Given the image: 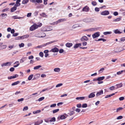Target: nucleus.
<instances>
[{
	"instance_id": "nucleus-1",
	"label": "nucleus",
	"mask_w": 125,
	"mask_h": 125,
	"mask_svg": "<svg viewBox=\"0 0 125 125\" xmlns=\"http://www.w3.org/2000/svg\"><path fill=\"white\" fill-rule=\"evenodd\" d=\"M42 26V24L41 23H39L38 25L34 24L30 27V30L31 31H33L37 29L38 27H40Z\"/></svg>"
},
{
	"instance_id": "nucleus-2",
	"label": "nucleus",
	"mask_w": 125,
	"mask_h": 125,
	"mask_svg": "<svg viewBox=\"0 0 125 125\" xmlns=\"http://www.w3.org/2000/svg\"><path fill=\"white\" fill-rule=\"evenodd\" d=\"M46 34L43 32H38L35 34L34 36L39 38H43L45 36Z\"/></svg>"
},
{
	"instance_id": "nucleus-3",
	"label": "nucleus",
	"mask_w": 125,
	"mask_h": 125,
	"mask_svg": "<svg viewBox=\"0 0 125 125\" xmlns=\"http://www.w3.org/2000/svg\"><path fill=\"white\" fill-rule=\"evenodd\" d=\"M52 30V27L51 26L43 27L41 29V30L43 31H50Z\"/></svg>"
},
{
	"instance_id": "nucleus-4",
	"label": "nucleus",
	"mask_w": 125,
	"mask_h": 125,
	"mask_svg": "<svg viewBox=\"0 0 125 125\" xmlns=\"http://www.w3.org/2000/svg\"><path fill=\"white\" fill-rule=\"evenodd\" d=\"M100 35V32H95L92 35V36L93 39H94L99 37Z\"/></svg>"
},
{
	"instance_id": "nucleus-5",
	"label": "nucleus",
	"mask_w": 125,
	"mask_h": 125,
	"mask_svg": "<svg viewBox=\"0 0 125 125\" xmlns=\"http://www.w3.org/2000/svg\"><path fill=\"white\" fill-rule=\"evenodd\" d=\"M83 21L86 22H92L94 21V20L92 19H85L83 20Z\"/></svg>"
},
{
	"instance_id": "nucleus-6",
	"label": "nucleus",
	"mask_w": 125,
	"mask_h": 125,
	"mask_svg": "<svg viewBox=\"0 0 125 125\" xmlns=\"http://www.w3.org/2000/svg\"><path fill=\"white\" fill-rule=\"evenodd\" d=\"M101 14L103 15H107L109 14V12L108 10H105L101 12Z\"/></svg>"
},
{
	"instance_id": "nucleus-7",
	"label": "nucleus",
	"mask_w": 125,
	"mask_h": 125,
	"mask_svg": "<svg viewBox=\"0 0 125 125\" xmlns=\"http://www.w3.org/2000/svg\"><path fill=\"white\" fill-rule=\"evenodd\" d=\"M11 63L10 62H8L6 63H3L1 64L2 67H3L4 66H9L11 65Z\"/></svg>"
},
{
	"instance_id": "nucleus-8",
	"label": "nucleus",
	"mask_w": 125,
	"mask_h": 125,
	"mask_svg": "<svg viewBox=\"0 0 125 125\" xmlns=\"http://www.w3.org/2000/svg\"><path fill=\"white\" fill-rule=\"evenodd\" d=\"M97 29L96 28H92L87 29L86 30V31L89 32L94 31L97 30Z\"/></svg>"
},
{
	"instance_id": "nucleus-9",
	"label": "nucleus",
	"mask_w": 125,
	"mask_h": 125,
	"mask_svg": "<svg viewBox=\"0 0 125 125\" xmlns=\"http://www.w3.org/2000/svg\"><path fill=\"white\" fill-rule=\"evenodd\" d=\"M82 42L86 41L88 40V39L86 36H84L82 37L81 39Z\"/></svg>"
},
{
	"instance_id": "nucleus-10",
	"label": "nucleus",
	"mask_w": 125,
	"mask_h": 125,
	"mask_svg": "<svg viewBox=\"0 0 125 125\" xmlns=\"http://www.w3.org/2000/svg\"><path fill=\"white\" fill-rule=\"evenodd\" d=\"M59 51V49L55 47L52 49L50 52H57Z\"/></svg>"
},
{
	"instance_id": "nucleus-11",
	"label": "nucleus",
	"mask_w": 125,
	"mask_h": 125,
	"mask_svg": "<svg viewBox=\"0 0 125 125\" xmlns=\"http://www.w3.org/2000/svg\"><path fill=\"white\" fill-rule=\"evenodd\" d=\"M57 41V40H55L53 41H52L48 42L46 43L45 44H44V45L45 46H46V45H49L53 43L54 42H56Z\"/></svg>"
},
{
	"instance_id": "nucleus-12",
	"label": "nucleus",
	"mask_w": 125,
	"mask_h": 125,
	"mask_svg": "<svg viewBox=\"0 0 125 125\" xmlns=\"http://www.w3.org/2000/svg\"><path fill=\"white\" fill-rule=\"evenodd\" d=\"M7 16V15L6 14L2 13L0 15V17L1 19H3L5 18Z\"/></svg>"
},
{
	"instance_id": "nucleus-13",
	"label": "nucleus",
	"mask_w": 125,
	"mask_h": 125,
	"mask_svg": "<svg viewBox=\"0 0 125 125\" xmlns=\"http://www.w3.org/2000/svg\"><path fill=\"white\" fill-rule=\"evenodd\" d=\"M113 31L116 34H121L122 32V31H120L118 29L114 30Z\"/></svg>"
},
{
	"instance_id": "nucleus-14",
	"label": "nucleus",
	"mask_w": 125,
	"mask_h": 125,
	"mask_svg": "<svg viewBox=\"0 0 125 125\" xmlns=\"http://www.w3.org/2000/svg\"><path fill=\"white\" fill-rule=\"evenodd\" d=\"M89 7L86 6L84 7L82 10L83 11L87 12L89 10Z\"/></svg>"
},
{
	"instance_id": "nucleus-15",
	"label": "nucleus",
	"mask_w": 125,
	"mask_h": 125,
	"mask_svg": "<svg viewBox=\"0 0 125 125\" xmlns=\"http://www.w3.org/2000/svg\"><path fill=\"white\" fill-rule=\"evenodd\" d=\"M95 92L92 93L90 94L88 96L89 98H92L94 97L95 96Z\"/></svg>"
},
{
	"instance_id": "nucleus-16",
	"label": "nucleus",
	"mask_w": 125,
	"mask_h": 125,
	"mask_svg": "<svg viewBox=\"0 0 125 125\" xmlns=\"http://www.w3.org/2000/svg\"><path fill=\"white\" fill-rule=\"evenodd\" d=\"M115 86L116 87L115 88V89H116L122 87V83H121L116 85Z\"/></svg>"
},
{
	"instance_id": "nucleus-17",
	"label": "nucleus",
	"mask_w": 125,
	"mask_h": 125,
	"mask_svg": "<svg viewBox=\"0 0 125 125\" xmlns=\"http://www.w3.org/2000/svg\"><path fill=\"white\" fill-rule=\"evenodd\" d=\"M21 0H17L16 2V3L14 5L17 7H18L21 5L20 2L21 1Z\"/></svg>"
},
{
	"instance_id": "nucleus-18",
	"label": "nucleus",
	"mask_w": 125,
	"mask_h": 125,
	"mask_svg": "<svg viewBox=\"0 0 125 125\" xmlns=\"http://www.w3.org/2000/svg\"><path fill=\"white\" fill-rule=\"evenodd\" d=\"M103 93V90H101L99 92L97 93L96 94V96L97 97H98L100 95L102 94Z\"/></svg>"
},
{
	"instance_id": "nucleus-19",
	"label": "nucleus",
	"mask_w": 125,
	"mask_h": 125,
	"mask_svg": "<svg viewBox=\"0 0 125 125\" xmlns=\"http://www.w3.org/2000/svg\"><path fill=\"white\" fill-rule=\"evenodd\" d=\"M18 75L16 74L15 75L13 76H10V77H8V78L9 79H13L16 78L17 77H18Z\"/></svg>"
},
{
	"instance_id": "nucleus-20",
	"label": "nucleus",
	"mask_w": 125,
	"mask_h": 125,
	"mask_svg": "<svg viewBox=\"0 0 125 125\" xmlns=\"http://www.w3.org/2000/svg\"><path fill=\"white\" fill-rule=\"evenodd\" d=\"M43 122V120H41L40 121L35 122L34 124V125H39L42 124Z\"/></svg>"
},
{
	"instance_id": "nucleus-21",
	"label": "nucleus",
	"mask_w": 125,
	"mask_h": 125,
	"mask_svg": "<svg viewBox=\"0 0 125 125\" xmlns=\"http://www.w3.org/2000/svg\"><path fill=\"white\" fill-rule=\"evenodd\" d=\"M73 45L72 43L68 42L66 44V46L70 48L71 46H72Z\"/></svg>"
},
{
	"instance_id": "nucleus-22",
	"label": "nucleus",
	"mask_w": 125,
	"mask_h": 125,
	"mask_svg": "<svg viewBox=\"0 0 125 125\" xmlns=\"http://www.w3.org/2000/svg\"><path fill=\"white\" fill-rule=\"evenodd\" d=\"M17 7L14 5L13 7L11 9V11L12 12L16 10L17 9Z\"/></svg>"
},
{
	"instance_id": "nucleus-23",
	"label": "nucleus",
	"mask_w": 125,
	"mask_h": 125,
	"mask_svg": "<svg viewBox=\"0 0 125 125\" xmlns=\"http://www.w3.org/2000/svg\"><path fill=\"white\" fill-rule=\"evenodd\" d=\"M29 37V35L28 34L26 35L21 36V39H23L28 38Z\"/></svg>"
},
{
	"instance_id": "nucleus-24",
	"label": "nucleus",
	"mask_w": 125,
	"mask_h": 125,
	"mask_svg": "<svg viewBox=\"0 0 125 125\" xmlns=\"http://www.w3.org/2000/svg\"><path fill=\"white\" fill-rule=\"evenodd\" d=\"M66 21V19L64 18L58 20L59 23H60L61 22H63Z\"/></svg>"
},
{
	"instance_id": "nucleus-25",
	"label": "nucleus",
	"mask_w": 125,
	"mask_h": 125,
	"mask_svg": "<svg viewBox=\"0 0 125 125\" xmlns=\"http://www.w3.org/2000/svg\"><path fill=\"white\" fill-rule=\"evenodd\" d=\"M81 45V43H77L73 47L74 48H78Z\"/></svg>"
},
{
	"instance_id": "nucleus-26",
	"label": "nucleus",
	"mask_w": 125,
	"mask_h": 125,
	"mask_svg": "<svg viewBox=\"0 0 125 125\" xmlns=\"http://www.w3.org/2000/svg\"><path fill=\"white\" fill-rule=\"evenodd\" d=\"M121 19V17H118V18H117L115 19H114L113 20V21H115V22L119 21H120Z\"/></svg>"
},
{
	"instance_id": "nucleus-27",
	"label": "nucleus",
	"mask_w": 125,
	"mask_h": 125,
	"mask_svg": "<svg viewBox=\"0 0 125 125\" xmlns=\"http://www.w3.org/2000/svg\"><path fill=\"white\" fill-rule=\"evenodd\" d=\"M12 18L13 19H20L21 18H22V17H18L17 16H13L12 17Z\"/></svg>"
},
{
	"instance_id": "nucleus-28",
	"label": "nucleus",
	"mask_w": 125,
	"mask_h": 125,
	"mask_svg": "<svg viewBox=\"0 0 125 125\" xmlns=\"http://www.w3.org/2000/svg\"><path fill=\"white\" fill-rule=\"evenodd\" d=\"M40 15L43 17H46L47 16L44 12H43L40 14Z\"/></svg>"
},
{
	"instance_id": "nucleus-29",
	"label": "nucleus",
	"mask_w": 125,
	"mask_h": 125,
	"mask_svg": "<svg viewBox=\"0 0 125 125\" xmlns=\"http://www.w3.org/2000/svg\"><path fill=\"white\" fill-rule=\"evenodd\" d=\"M85 98L84 97H77L76 98V99L77 100H83Z\"/></svg>"
},
{
	"instance_id": "nucleus-30",
	"label": "nucleus",
	"mask_w": 125,
	"mask_h": 125,
	"mask_svg": "<svg viewBox=\"0 0 125 125\" xmlns=\"http://www.w3.org/2000/svg\"><path fill=\"white\" fill-rule=\"evenodd\" d=\"M104 78V76L99 77L97 78V81H100L103 80Z\"/></svg>"
},
{
	"instance_id": "nucleus-31",
	"label": "nucleus",
	"mask_w": 125,
	"mask_h": 125,
	"mask_svg": "<svg viewBox=\"0 0 125 125\" xmlns=\"http://www.w3.org/2000/svg\"><path fill=\"white\" fill-rule=\"evenodd\" d=\"M112 33V32L111 31H107L104 32L103 33V34L104 35H106L107 34H110Z\"/></svg>"
},
{
	"instance_id": "nucleus-32",
	"label": "nucleus",
	"mask_w": 125,
	"mask_h": 125,
	"mask_svg": "<svg viewBox=\"0 0 125 125\" xmlns=\"http://www.w3.org/2000/svg\"><path fill=\"white\" fill-rule=\"evenodd\" d=\"M115 94V93H113L110 95H106L105 97V98H107L111 97V96L114 95Z\"/></svg>"
},
{
	"instance_id": "nucleus-33",
	"label": "nucleus",
	"mask_w": 125,
	"mask_h": 125,
	"mask_svg": "<svg viewBox=\"0 0 125 125\" xmlns=\"http://www.w3.org/2000/svg\"><path fill=\"white\" fill-rule=\"evenodd\" d=\"M75 113L74 110L71 111L70 112H69L68 113V114L70 115L71 116L75 114Z\"/></svg>"
},
{
	"instance_id": "nucleus-34",
	"label": "nucleus",
	"mask_w": 125,
	"mask_h": 125,
	"mask_svg": "<svg viewBox=\"0 0 125 125\" xmlns=\"http://www.w3.org/2000/svg\"><path fill=\"white\" fill-rule=\"evenodd\" d=\"M41 111L40 110H38L35 111H34L33 112V113L34 114H36L37 113H40L41 112Z\"/></svg>"
},
{
	"instance_id": "nucleus-35",
	"label": "nucleus",
	"mask_w": 125,
	"mask_h": 125,
	"mask_svg": "<svg viewBox=\"0 0 125 125\" xmlns=\"http://www.w3.org/2000/svg\"><path fill=\"white\" fill-rule=\"evenodd\" d=\"M26 58L25 57L22 58L20 60V62L21 63L23 62L25 60Z\"/></svg>"
},
{
	"instance_id": "nucleus-36",
	"label": "nucleus",
	"mask_w": 125,
	"mask_h": 125,
	"mask_svg": "<svg viewBox=\"0 0 125 125\" xmlns=\"http://www.w3.org/2000/svg\"><path fill=\"white\" fill-rule=\"evenodd\" d=\"M29 0H23L22 2V3L23 4H26L29 2Z\"/></svg>"
},
{
	"instance_id": "nucleus-37",
	"label": "nucleus",
	"mask_w": 125,
	"mask_h": 125,
	"mask_svg": "<svg viewBox=\"0 0 125 125\" xmlns=\"http://www.w3.org/2000/svg\"><path fill=\"white\" fill-rule=\"evenodd\" d=\"M60 71V69L59 68H55L54 69V71L56 72H59Z\"/></svg>"
},
{
	"instance_id": "nucleus-38",
	"label": "nucleus",
	"mask_w": 125,
	"mask_h": 125,
	"mask_svg": "<svg viewBox=\"0 0 125 125\" xmlns=\"http://www.w3.org/2000/svg\"><path fill=\"white\" fill-rule=\"evenodd\" d=\"M125 71V70H122L121 71H119L118 72H117L116 73V74L118 75H119L122 74L123 72Z\"/></svg>"
},
{
	"instance_id": "nucleus-39",
	"label": "nucleus",
	"mask_w": 125,
	"mask_h": 125,
	"mask_svg": "<svg viewBox=\"0 0 125 125\" xmlns=\"http://www.w3.org/2000/svg\"><path fill=\"white\" fill-rule=\"evenodd\" d=\"M55 120L56 119L55 118L53 117L50 120V121L51 122H54L55 121Z\"/></svg>"
},
{
	"instance_id": "nucleus-40",
	"label": "nucleus",
	"mask_w": 125,
	"mask_h": 125,
	"mask_svg": "<svg viewBox=\"0 0 125 125\" xmlns=\"http://www.w3.org/2000/svg\"><path fill=\"white\" fill-rule=\"evenodd\" d=\"M20 83V82L19 81H17L14 83H12L11 84V85L12 86H14L15 85H17L18 84Z\"/></svg>"
},
{
	"instance_id": "nucleus-41",
	"label": "nucleus",
	"mask_w": 125,
	"mask_h": 125,
	"mask_svg": "<svg viewBox=\"0 0 125 125\" xmlns=\"http://www.w3.org/2000/svg\"><path fill=\"white\" fill-rule=\"evenodd\" d=\"M123 108L121 107H120L116 109V112H118L122 110V109H123Z\"/></svg>"
},
{
	"instance_id": "nucleus-42",
	"label": "nucleus",
	"mask_w": 125,
	"mask_h": 125,
	"mask_svg": "<svg viewBox=\"0 0 125 125\" xmlns=\"http://www.w3.org/2000/svg\"><path fill=\"white\" fill-rule=\"evenodd\" d=\"M79 26L78 24H75L73 25L72 26V28L74 29L76 27H79Z\"/></svg>"
},
{
	"instance_id": "nucleus-43",
	"label": "nucleus",
	"mask_w": 125,
	"mask_h": 125,
	"mask_svg": "<svg viewBox=\"0 0 125 125\" xmlns=\"http://www.w3.org/2000/svg\"><path fill=\"white\" fill-rule=\"evenodd\" d=\"M33 74H32L30 75L28 78V79L29 80H31V79L33 77Z\"/></svg>"
},
{
	"instance_id": "nucleus-44",
	"label": "nucleus",
	"mask_w": 125,
	"mask_h": 125,
	"mask_svg": "<svg viewBox=\"0 0 125 125\" xmlns=\"http://www.w3.org/2000/svg\"><path fill=\"white\" fill-rule=\"evenodd\" d=\"M41 67V65H39L34 67L33 69L34 70H37L39 69Z\"/></svg>"
},
{
	"instance_id": "nucleus-45",
	"label": "nucleus",
	"mask_w": 125,
	"mask_h": 125,
	"mask_svg": "<svg viewBox=\"0 0 125 125\" xmlns=\"http://www.w3.org/2000/svg\"><path fill=\"white\" fill-rule=\"evenodd\" d=\"M59 111V109H58L55 110H53L52 111V112L53 114H55L58 112Z\"/></svg>"
},
{
	"instance_id": "nucleus-46",
	"label": "nucleus",
	"mask_w": 125,
	"mask_h": 125,
	"mask_svg": "<svg viewBox=\"0 0 125 125\" xmlns=\"http://www.w3.org/2000/svg\"><path fill=\"white\" fill-rule=\"evenodd\" d=\"M104 68H101L99 71V73H102L103 71L104 70Z\"/></svg>"
},
{
	"instance_id": "nucleus-47",
	"label": "nucleus",
	"mask_w": 125,
	"mask_h": 125,
	"mask_svg": "<svg viewBox=\"0 0 125 125\" xmlns=\"http://www.w3.org/2000/svg\"><path fill=\"white\" fill-rule=\"evenodd\" d=\"M42 0H36V3H41L42 2Z\"/></svg>"
},
{
	"instance_id": "nucleus-48",
	"label": "nucleus",
	"mask_w": 125,
	"mask_h": 125,
	"mask_svg": "<svg viewBox=\"0 0 125 125\" xmlns=\"http://www.w3.org/2000/svg\"><path fill=\"white\" fill-rule=\"evenodd\" d=\"M115 86H113L110 87L109 88V89L111 91H112L115 89Z\"/></svg>"
},
{
	"instance_id": "nucleus-49",
	"label": "nucleus",
	"mask_w": 125,
	"mask_h": 125,
	"mask_svg": "<svg viewBox=\"0 0 125 125\" xmlns=\"http://www.w3.org/2000/svg\"><path fill=\"white\" fill-rule=\"evenodd\" d=\"M44 99V97H41V98H39L38 99V101H41L43 99Z\"/></svg>"
},
{
	"instance_id": "nucleus-50",
	"label": "nucleus",
	"mask_w": 125,
	"mask_h": 125,
	"mask_svg": "<svg viewBox=\"0 0 125 125\" xmlns=\"http://www.w3.org/2000/svg\"><path fill=\"white\" fill-rule=\"evenodd\" d=\"M37 94V93H33V94H32L30 96V97L28 99H29L30 98H32L33 97L32 96V95H34L36 94Z\"/></svg>"
},
{
	"instance_id": "nucleus-51",
	"label": "nucleus",
	"mask_w": 125,
	"mask_h": 125,
	"mask_svg": "<svg viewBox=\"0 0 125 125\" xmlns=\"http://www.w3.org/2000/svg\"><path fill=\"white\" fill-rule=\"evenodd\" d=\"M65 118V116L64 115H62L60 117V119L62 120L64 119Z\"/></svg>"
},
{
	"instance_id": "nucleus-52",
	"label": "nucleus",
	"mask_w": 125,
	"mask_h": 125,
	"mask_svg": "<svg viewBox=\"0 0 125 125\" xmlns=\"http://www.w3.org/2000/svg\"><path fill=\"white\" fill-rule=\"evenodd\" d=\"M82 108H86L87 107V104H82Z\"/></svg>"
},
{
	"instance_id": "nucleus-53",
	"label": "nucleus",
	"mask_w": 125,
	"mask_h": 125,
	"mask_svg": "<svg viewBox=\"0 0 125 125\" xmlns=\"http://www.w3.org/2000/svg\"><path fill=\"white\" fill-rule=\"evenodd\" d=\"M24 44L23 43H21L20 44H19V46L20 48H21V47H23L24 46Z\"/></svg>"
},
{
	"instance_id": "nucleus-54",
	"label": "nucleus",
	"mask_w": 125,
	"mask_h": 125,
	"mask_svg": "<svg viewBox=\"0 0 125 125\" xmlns=\"http://www.w3.org/2000/svg\"><path fill=\"white\" fill-rule=\"evenodd\" d=\"M58 23H59V22H58V21L57 20V21H56L55 22H54L52 23L51 24L54 25L55 24H56V25Z\"/></svg>"
},
{
	"instance_id": "nucleus-55",
	"label": "nucleus",
	"mask_w": 125,
	"mask_h": 125,
	"mask_svg": "<svg viewBox=\"0 0 125 125\" xmlns=\"http://www.w3.org/2000/svg\"><path fill=\"white\" fill-rule=\"evenodd\" d=\"M7 45H2L1 47V48L2 49H5L7 47Z\"/></svg>"
},
{
	"instance_id": "nucleus-56",
	"label": "nucleus",
	"mask_w": 125,
	"mask_h": 125,
	"mask_svg": "<svg viewBox=\"0 0 125 125\" xmlns=\"http://www.w3.org/2000/svg\"><path fill=\"white\" fill-rule=\"evenodd\" d=\"M56 104H53L50 105V107L51 108H53L55 107L56 106Z\"/></svg>"
},
{
	"instance_id": "nucleus-57",
	"label": "nucleus",
	"mask_w": 125,
	"mask_h": 125,
	"mask_svg": "<svg viewBox=\"0 0 125 125\" xmlns=\"http://www.w3.org/2000/svg\"><path fill=\"white\" fill-rule=\"evenodd\" d=\"M39 55L41 57H43V53L42 52H40L39 53Z\"/></svg>"
},
{
	"instance_id": "nucleus-58",
	"label": "nucleus",
	"mask_w": 125,
	"mask_h": 125,
	"mask_svg": "<svg viewBox=\"0 0 125 125\" xmlns=\"http://www.w3.org/2000/svg\"><path fill=\"white\" fill-rule=\"evenodd\" d=\"M120 40L121 42H124L125 41V37L121 38Z\"/></svg>"
},
{
	"instance_id": "nucleus-59",
	"label": "nucleus",
	"mask_w": 125,
	"mask_h": 125,
	"mask_svg": "<svg viewBox=\"0 0 125 125\" xmlns=\"http://www.w3.org/2000/svg\"><path fill=\"white\" fill-rule=\"evenodd\" d=\"M9 8H6L5 9H4L3 10H2V12H4L5 11H6L8 10H9Z\"/></svg>"
},
{
	"instance_id": "nucleus-60",
	"label": "nucleus",
	"mask_w": 125,
	"mask_h": 125,
	"mask_svg": "<svg viewBox=\"0 0 125 125\" xmlns=\"http://www.w3.org/2000/svg\"><path fill=\"white\" fill-rule=\"evenodd\" d=\"M92 5L94 6H95L97 4L96 2L95 1H93L92 3Z\"/></svg>"
},
{
	"instance_id": "nucleus-61",
	"label": "nucleus",
	"mask_w": 125,
	"mask_h": 125,
	"mask_svg": "<svg viewBox=\"0 0 125 125\" xmlns=\"http://www.w3.org/2000/svg\"><path fill=\"white\" fill-rule=\"evenodd\" d=\"M24 99L23 98H21V99H18L17 101L19 102H22L24 100Z\"/></svg>"
},
{
	"instance_id": "nucleus-62",
	"label": "nucleus",
	"mask_w": 125,
	"mask_h": 125,
	"mask_svg": "<svg viewBox=\"0 0 125 125\" xmlns=\"http://www.w3.org/2000/svg\"><path fill=\"white\" fill-rule=\"evenodd\" d=\"M28 109V107L27 106H25L23 109V111L27 110Z\"/></svg>"
},
{
	"instance_id": "nucleus-63",
	"label": "nucleus",
	"mask_w": 125,
	"mask_h": 125,
	"mask_svg": "<svg viewBox=\"0 0 125 125\" xmlns=\"http://www.w3.org/2000/svg\"><path fill=\"white\" fill-rule=\"evenodd\" d=\"M123 118V117L122 116H120L118 117L116 119L118 120H119L122 119Z\"/></svg>"
},
{
	"instance_id": "nucleus-64",
	"label": "nucleus",
	"mask_w": 125,
	"mask_h": 125,
	"mask_svg": "<svg viewBox=\"0 0 125 125\" xmlns=\"http://www.w3.org/2000/svg\"><path fill=\"white\" fill-rule=\"evenodd\" d=\"M95 11L98 12L99 11V8L97 7H95Z\"/></svg>"
}]
</instances>
